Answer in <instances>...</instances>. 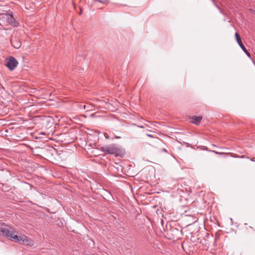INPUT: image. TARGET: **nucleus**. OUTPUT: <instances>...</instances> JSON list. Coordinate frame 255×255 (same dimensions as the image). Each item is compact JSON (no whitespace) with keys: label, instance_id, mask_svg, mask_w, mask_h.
Listing matches in <instances>:
<instances>
[{"label":"nucleus","instance_id":"nucleus-1","mask_svg":"<svg viewBox=\"0 0 255 255\" xmlns=\"http://www.w3.org/2000/svg\"><path fill=\"white\" fill-rule=\"evenodd\" d=\"M0 234L7 237H9L17 242H22L23 243H26L28 241L27 237L25 235L18 236L14 229L7 225H4L0 228Z\"/></svg>","mask_w":255,"mask_h":255},{"label":"nucleus","instance_id":"nucleus-2","mask_svg":"<svg viewBox=\"0 0 255 255\" xmlns=\"http://www.w3.org/2000/svg\"><path fill=\"white\" fill-rule=\"evenodd\" d=\"M0 21L1 24L4 25L10 24L13 26H16L18 24L13 16L9 14H5L1 15Z\"/></svg>","mask_w":255,"mask_h":255},{"label":"nucleus","instance_id":"nucleus-3","mask_svg":"<svg viewBox=\"0 0 255 255\" xmlns=\"http://www.w3.org/2000/svg\"><path fill=\"white\" fill-rule=\"evenodd\" d=\"M103 152L106 154L117 155L119 152V149L114 144L106 145L101 148Z\"/></svg>","mask_w":255,"mask_h":255},{"label":"nucleus","instance_id":"nucleus-4","mask_svg":"<svg viewBox=\"0 0 255 255\" xmlns=\"http://www.w3.org/2000/svg\"><path fill=\"white\" fill-rule=\"evenodd\" d=\"M18 63L17 60L13 57L11 56L7 60L6 66L9 70L12 71L17 67Z\"/></svg>","mask_w":255,"mask_h":255},{"label":"nucleus","instance_id":"nucleus-5","mask_svg":"<svg viewBox=\"0 0 255 255\" xmlns=\"http://www.w3.org/2000/svg\"><path fill=\"white\" fill-rule=\"evenodd\" d=\"M235 36L236 41H237V43H238V44L239 45L240 47L242 48V49L243 50V51L246 54V55L248 57H250V56H251L250 53L247 51L246 47L242 43L241 38L240 36V35L237 32H236Z\"/></svg>","mask_w":255,"mask_h":255},{"label":"nucleus","instance_id":"nucleus-6","mask_svg":"<svg viewBox=\"0 0 255 255\" xmlns=\"http://www.w3.org/2000/svg\"><path fill=\"white\" fill-rule=\"evenodd\" d=\"M11 43L12 46H13L16 49H18V48H20L21 45V42H20L16 39L11 40Z\"/></svg>","mask_w":255,"mask_h":255},{"label":"nucleus","instance_id":"nucleus-7","mask_svg":"<svg viewBox=\"0 0 255 255\" xmlns=\"http://www.w3.org/2000/svg\"><path fill=\"white\" fill-rule=\"evenodd\" d=\"M202 119V117L201 116H195L192 118V123L195 124V125H198L199 124V122L201 121V120Z\"/></svg>","mask_w":255,"mask_h":255},{"label":"nucleus","instance_id":"nucleus-8","mask_svg":"<svg viewBox=\"0 0 255 255\" xmlns=\"http://www.w3.org/2000/svg\"><path fill=\"white\" fill-rule=\"evenodd\" d=\"M93 1H98L100 3L103 4H107L108 3L107 0H92Z\"/></svg>","mask_w":255,"mask_h":255},{"label":"nucleus","instance_id":"nucleus-9","mask_svg":"<svg viewBox=\"0 0 255 255\" xmlns=\"http://www.w3.org/2000/svg\"><path fill=\"white\" fill-rule=\"evenodd\" d=\"M84 109L85 110H90V109L89 108V106L84 105Z\"/></svg>","mask_w":255,"mask_h":255},{"label":"nucleus","instance_id":"nucleus-10","mask_svg":"<svg viewBox=\"0 0 255 255\" xmlns=\"http://www.w3.org/2000/svg\"><path fill=\"white\" fill-rule=\"evenodd\" d=\"M214 152L216 153V154H222V153H221V152H217V151H213Z\"/></svg>","mask_w":255,"mask_h":255},{"label":"nucleus","instance_id":"nucleus-11","mask_svg":"<svg viewBox=\"0 0 255 255\" xmlns=\"http://www.w3.org/2000/svg\"><path fill=\"white\" fill-rule=\"evenodd\" d=\"M250 160L252 161L255 162V157L251 158Z\"/></svg>","mask_w":255,"mask_h":255},{"label":"nucleus","instance_id":"nucleus-12","mask_svg":"<svg viewBox=\"0 0 255 255\" xmlns=\"http://www.w3.org/2000/svg\"><path fill=\"white\" fill-rule=\"evenodd\" d=\"M147 135L149 136H151V134H148Z\"/></svg>","mask_w":255,"mask_h":255},{"label":"nucleus","instance_id":"nucleus-13","mask_svg":"<svg viewBox=\"0 0 255 255\" xmlns=\"http://www.w3.org/2000/svg\"><path fill=\"white\" fill-rule=\"evenodd\" d=\"M105 135H106V134H105ZM106 136V137L107 138H108L107 136Z\"/></svg>","mask_w":255,"mask_h":255},{"label":"nucleus","instance_id":"nucleus-14","mask_svg":"<svg viewBox=\"0 0 255 255\" xmlns=\"http://www.w3.org/2000/svg\"><path fill=\"white\" fill-rule=\"evenodd\" d=\"M42 134H45L43 132L41 133Z\"/></svg>","mask_w":255,"mask_h":255}]
</instances>
